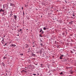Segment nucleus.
<instances>
[{
  "mask_svg": "<svg viewBox=\"0 0 76 76\" xmlns=\"http://www.w3.org/2000/svg\"><path fill=\"white\" fill-rule=\"evenodd\" d=\"M16 45L15 44H11V47H16Z\"/></svg>",
  "mask_w": 76,
  "mask_h": 76,
  "instance_id": "f257e3e1",
  "label": "nucleus"
},
{
  "mask_svg": "<svg viewBox=\"0 0 76 76\" xmlns=\"http://www.w3.org/2000/svg\"><path fill=\"white\" fill-rule=\"evenodd\" d=\"M10 6H12V7H15V5H14V4H12V3L10 4Z\"/></svg>",
  "mask_w": 76,
  "mask_h": 76,
  "instance_id": "f03ea898",
  "label": "nucleus"
},
{
  "mask_svg": "<svg viewBox=\"0 0 76 76\" xmlns=\"http://www.w3.org/2000/svg\"><path fill=\"white\" fill-rule=\"evenodd\" d=\"M2 66H3L4 67L5 66V64H4V63L3 62L2 63Z\"/></svg>",
  "mask_w": 76,
  "mask_h": 76,
  "instance_id": "7ed1b4c3",
  "label": "nucleus"
},
{
  "mask_svg": "<svg viewBox=\"0 0 76 76\" xmlns=\"http://www.w3.org/2000/svg\"><path fill=\"white\" fill-rule=\"evenodd\" d=\"M44 30H45L47 29V28H46V26H45L43 28Z\"/></svg>",
  "mask_w": 76,
  "mask_h": 76,
  "instance_id": "20e7f679",
  "label": "nucleus"
},
{
  "mask_svg": "<svg viewBox=\"0 0 76 76\" xmlns=\"http://www.w3.org/2000/svg\"><path fill=\"white\" fill-rule=\"evenodd\" d=\"M0 12H4V10H2V9H1L0 10Z\"/></svg>",
  "mask_w": 76,
  "mask_h": 76,
  "instance_id": "39448f33",
  "label": "nucleus"
},
{
  "mask_svg": "<svg viewBox=\"0 0 76 76\" xmlns=\"http://www.w3.org/2000/svg\"><path fill=\"white\" fill-rule=\"evenodd\" d=\"M32 56H36V55H35V54L33 53H32Z\"/></svg>",
  "mask_w": 76,
  "mask_h": 76,
  "instance_id": "423d86ee",
  "label": "nucleus"
},
{
  "mask_svg": "<svg viewBox=\"0 0 76 76\" xmlns=\"http://www.w3.org/2000/svg\"><path fill=\"white\" fill-rule=\"evenodd\" d=\"M42 33H44V31H42V30L41 29L40 32H42Z\"/></svg>",
  "mask_w": 76,
  "mask_h": 76,
  "instance_id": "0eeeda50",
  "label": "nucleus"
},
{
  "mask_svg": "<svg viewBox=\"0 0 76 76\" xmlns=\"http://www.w3.org/2000/svg\"><path fill=\"white\" fill-rule=\"evenodd\" d=\"M28 46H29V45H26V46L25 47V48H28Z\"/></svg>",
  "mask_w": 76,
  "mask_h": 76,
  "instance_id": "6e6552de",
  "label": "nucleus"
},
{
  "mask_svg": "<svg viewBox=\"0 0 76 76\" xmlns=\"http://www.w3.org/2000/svg\"><path fill=\"white\" fill-rule=\"evenodd\" d=\"M64 55H62L61 56H60V57H61L62 58V57H63Z\"/></svg>",
  "mask_w": 76,
  "mask_h": 76,
  "instance_id": "1a4fd4ad",
  "label": "nucleus"
},
{
  "mask_svg": "<svg viewBox=\"0 0 76 76\" xmlns=\"http://www.w3.org/2000/svg\"><path fill=\"white\" fill-rule=\"evenodd\" d=\"M14 18H17V16H16V15H14Z\"/></svg>",
  "mask_w": 76,
  "mask_h": 76,
  "instance_id": "9d476101",
  "label": "nucleus"
},
{
  "mask_svg": "<svg viewBox=\"0 0 76 76\" xmlns=\"http://www.w3.org/2000/svg\"><path fill=\"white\" fill-rule=\"evenodd\" d=\"M5 58H7L5 57H3V59L4 60V59H5Z\"/></svg>",
  "mask_w": 76,
  "mask_h": 76,
  "instance_id": "9b49d317",
  "label": "nucleus"
},
{
  "mask_svg": "<svg viewBox=\"0 0 76 76\" xmlns=\"http://www.w3.org/2000/svg\"><path fill=\"white\" fill-rule=\"evenodd\" d=\"M3 42H4V40H2V44H3Z\"/></svg>",
  "mask_w": 76,
  "mask_h": 76,
  "instance_id": "f8f14e48",
  "label": "nucleus"
},
{
  "mask_svg": "<svg viewBox=\"0 0 76 76\" xmlns=\"http://www.w3.org/2000/svg\"><path fill=\"white\" fill-rule=\"evenodd\" d=\"M10 16H12V15H13V14H12V13H11V14H10Z\"/></svg>",
  "mask_w": 76,
  "mask_h": 76,
  "instance_id": "ddd939ff",
  "label": "nucleus"
},
{
  "mask_svg": "<svg viewBox=\"0 0 76 76\" xmlns=\"http://www.w3.org/2000/svg\"><path fill=\"white\" fill-rule=\"evenodd\" d=\"M22 72H25V73H26V71H25V70H23Z\"/></svg>",
  "mask_w": 76,
  "mask_h": 76,
  "instance_id": "4468645a",
  "label": "nucleus"
},
{
  "mask_svg": "<svg viewBox=\"0 0 76 76\" xmlns=\"http://www.w3.org/2000/svg\"><path fill=\"white\" fill-rule=\"evenodd\" d=\"M59 74H60V75H62V74H63V72H61Z\"/></svg>",
  "mask_w": 76,
  "mask_h": 76,
  "instance_id": "2eb2a0df",
  "label": "nucleus"
},
{
  "mask_svg": "<svg viewBox=\"0 0 76 76\" xmlns=\"http://www.w3.org/2000/svg\"><path fill=\"white\" fill-rule=\"evenodd\" d=\"M72 16H74V17H75V14H73Z\"/></svg>",
  "mask_w": 76,
  "mask_h": 76,
  "instance_id": "dca6fc26",
  "label": "nucleus"
},
{
  "mask_svg": "<svg viewBox=\"0 0 76 76\" xmlns=\"http://www.w3.org/2000/svg\"><path fill=\"white\" fill-rule=\"evenodd\" d=\"M33 75H34V76H35L36 75V74H33Z\"/></svg>",
  "mask_w": 76,
  "mask_h": 76,
  "instance_id": "f3484780",
  "label": "nucleus"
},
{
  "mask_svg": "<svg viewBox=\"0 0 76 76\" xmlns=\"http://www.w3.org/2000/svg\"><path fill=\"white\" fill-rule=\"evenodd\" d=\"M59 58L61 59H61H62V58L61 57H60Z\"/></svg>",
  "mask_w": 76,
  "mask_h": 76,
  "instance_id": "a211bd4d",
  "label": "nucleus"
},
{
  "mask_svg": "<svg viewBox=\"0 0 76 76\" xmlns=\"http://www.w3.org/2000/svg\"><path fill=\"white\" fill-rule=\"evenodd\" d=\"M25 7H27V5H26V4H25Z\"/></svg>",
  "mask_w": 76,
  "mask_h": 76,
  "instance_id": "6ab92c4d",
  "label": "nucleus"
},
{
  "mask_svg": "<svg viewBox=\"0 0 76 76\" xmlns=\"http://www.w3.org/2000/svg\"><path fill=\"white\" fill-rule=\"evenodd\" d=\"M19 31H20H20H22V30L20 29V30H19Z\"/></svg>",
  "mask_w": 76,
  "mask_h": 76,
  "instance_id": "aec40b11",
  "label": "nucleus"
},
{
  "mask_svg": "<svg viewBox=\"0 0 76 76\" xmlns=\"http://www.w3.org/2000/svg\"><path fill=\"white\" fill-rule=\"evenodd\" d=\"M21 9H22V10H23V7H22V8H21Z\"/></svg>",
  "mask_w": 76,
  "mask_h": 76,
  "instance_id": "412c9836",
  "label": "nucleus"
},
{
  "mask_svg": "<svg viewBox=\"0 0 76 76\" xmlns=\"http://www.w3.org/2000/svg\"><path fill=\"white\" fill-rule=\"evenodd\" d=\"M40 52L41 53H42V50H40Z\"/></svg>",
  "mask_w": 76,
  "mask_h": 76,
  "instance_id": "4be33fe9",
  "label": "nucleus"
},
{
  "mask_svg": "<svg viewBox=\"0 0 76 76\" xmlns=\"http://www.w3.org/2000/svg\"><path fill=\"white\" fill-rule=\"evenodd\" d=\"M41 46H42V45H43L42 44H41Z\"/></svg>",
  "mask_w": 76,
  "mask_h": 76,
  "instance_id": "5701e85b",
  "label": "nucleus"
},
{
  "mask_svg": "<svg viewBox=\"0 0 76 76\" xmlns=\"http://www.w3.org/2000/svg\"><path fill=\"white\" fill-rule=\"evenodd\" d=\"M7 44L6 43L5 45H4V46H5V45H6Z\"/></svg>",
  "mask_w": 76,
  "mask_h": 76,
  "instance_id": "b1692460",
  "label": "nucleus"
},
{
  "mask_svg": "<svg viewBox=\"0 0 76 76\" xmlns=\"http://www.w3.org/2000/svg\"><path fill=\"white\" fill-rule=\"evenodd\" d=\"M21 56H23V54H21Z\"/></svg>",
  "mask_w": 76,
  "mask_h": 76,
  "instance_id": "393cba45",
  "label": "nucleus"
},
{
  "mask_svg": "<svg viewBox=\"0 0 76 76\" xmlns=\"http://www.w3.org/2000/svg\"><path fill=\"white\" fill-rule=\"evenodd\" d=\"M72 14H75V12H73V13H72Z\"/></svg>",
  "mask_w": 76,
  "mask_h": 76,
  "instance_id": "a878e982",
  "label": "nucleus"
},
{
  "mask_svg": "<svg viewBox=\"0 0 76 76\" xmlns=\"http://www.w3.org/2000/svg\"><path fill=\"white\" fill-rule=\"evenodd\" d=\"M6 37V36L4 35V37Z\"/></svg>",
  "mask_w": 76,
  "mask_h": 76,
  "instance_id": "bb28decb",
  "label": "nucleus"
},
{
  "mask_svg": "<svg viewBox=\"0 0 76 76\" xmlns=\"http://www.w3.org/2000/svg\"><path fill=\"white\" fill-rule=\"evenodd\" d=\"M23 15H24V12H23Z\"/></svg>",
  "mask_w": 76,
  "mask_h": 76,
  "instance_id": "cd10ccee",
  "label": "nucleus"
},
{
  "mask_svg": "<svg viewBox=\"0 0 76 76\" xmlns=\"http://www.w3.org/2000/svg\"><path fill=\"white\" fill-rule=\"evenodd\" d=\"M19 35V34H18L17 36H18Z\"/></svg>",
  "mask_w": 76,
  "mask_h": 76,
  "instance_id": "c85d7f7f",
  "label": "nucleus"
},
{
  "mask_svg": "<svg viewBox=\"0 0 76 76\" xmlns=\"http://www.w3.org/2000/svg\"><path fill=\"white\" fill-rule=\"evenodd\" d=\"M41 66H42V64H41Z\"/></svg>",
  "mask_w": 76,
  "mask_h": 76,
  "instance_id": "c756f323",
  "label": "nucleus"
},
{
  "mask_svg": "<svg viewBox=\"0 0 76 76\" xmlns=\"http://www.w3.org/2000/svg\"><path fill=\"white\" fill-rule=\"evenodd\" d=\"M16 18H15V19H16Z\"/></svg>",
  "mask_w": 76,
  "mask_h": 76,
  "instance_id": "7c9ffc66",
  "label": "nucleus"
},
{
  "mask_svg": "<svg viewBox=\"0 0 76 76\" xmlns=\"http://www.w3.org/2000/svg\"><path fill=\"white\" fill-rule=\"evenodd\" d=\"M65 2H66V3H67V2H66V1H65Z\"/></svg>",
  "mask_w": 76,
  "mask_h": 76,
  "instance_id": "2f4dec72",
  "label": "nucleus"
},
{
  "mask_svg": "<svg viewBox=\"0 0 76 76\" xmlns=\"http://www.w3.org/2000/svg\"><path fill=\"white\" fill-rule=\"evenodd\" d=\"M26 30H28V29H27Z\"/></svg>",
  "mask_w": 76,
  "mask_h": 76,
  "instance_id": "473e14b6",
  "label": "nucleus"
},
{
  "mask_svg": "<svg viewBox=\"0 0 76 76\" xmlns=\"http://www.w3.org/2000/svg\"><path fill=\"white\" fill-rule=\"evenodd\" d=\"M33 47H34V46H33Z\"/></svg>",
  "mask_w": 76,
  "mask_h": 76,
  "instance_id": "72a5a7b5",
  "label": "nucleus"
},
{
  "mask_svg": "<svg viewBox=\"0 0 76 76\" xmlns=\"http://www.w3.org/2000/svg\"><path fill=\"white\" fill-rule=\"evenodd\" d=\"M36 65H37V64H36Z\"/></svg>",
  "mask_w": 76,
  "mask_h": 76,
  "instance_id": "f704fd0d",
  "label": "nucleus"
}]
</instances>
